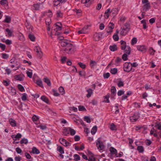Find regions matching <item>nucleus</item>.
<instances>
[{"mask_svg": "<svg viewBox=\"0 0 161 161\" xmlns=\"http://www.w3.org/2000/svg\"><path fill=\"white\" fill-rule=\"evenodd\" d=\"M60 44L61 47H65L63 48V50L68 54L74 53L75 50V46L70 43V42L68 40H64L61 41Z\"/></svg>", "mask_w": 161, "mask_h": 161, "instance_id": "1", "label": "nucleus"}, {"mask_svg": "<svg viewBox=\"0 0 161 161\" xmlns=\"http://www.w3.org/2000/svg\"><path fill=\"white\" fill-rule=\"evenodd\" d=\"M161 124L160 123L157 124L153 127L150 131L151 135H153L154 137H157L158 135L161 136Z\"/></svg>", "mask_w": 161, "mask_h": 161, "instance_id": "2", "label": "nucleus"}, {"mask_svg": "<svg viewBox=\"0 0 161 161\" xmlns=\"http://www.w3.org/2000/svg\"><path fill=\"white\" fill-rule=\"evenodd\" d=\"M9 66L11 68L14 69V70L18 69L20 67L19 62L14 57L13 58L10 60Z\"/></svg>", "mask_w": 161, "mask_h": 161, "instance_id": "3", "label": "nucleus"}, {"mask_svg": "<svg viewBox=\"0 0 161 161\" xmlns=\"http://www.w3.org/2000/svg\"><path fill=\"white\" fill-rule=\"evenodd\" d=\"M96 145L98 149L100 152H102L105 147L103 142L100 138H98L96 142Z\"/></svg>", "mask_w": 161, "mask_h": 161, "instance_id": "4", "label": "nucleus"}, {"mask_svg": "<svg viewBox=\"0 0 161 161\" xmlns=\"http://www.w3.org/2000/svg\"><path fill=\"white\" fill-rule=\"evenodd\" d=\"M124 70L125 71L129 72L132 69L131 63L130 62H126L124 64Z\"/></svg>", "mask_w": 161, "mask_h": 161, "instance_id": "5", "label": "nucleus"}, {"mask_svg": "<svg viewBox=\"0 0 161 161\" xmlns=\"http://www.w3.org/2000/svg\"><path fill=\"white\" fill-rule=\"evenodd\" d=\"M114 27V25L113 23L110 22L106 28V32L108 33L111 34Z\"/></svg>", "mask_w": 161, "mask_h": 161, "instance_id": "6", "label": "nucleus"}, {"mask_svg": "<svg viewBox=\"0 0 161 161\" xmlns=\"http://www.w3.org/2000/svg\"><path fill=\"white\" fill-rule=\"evenodd\" d=\"M121 61L122 59L121 58L119 57H117L115 60V63L114 64L113 63V60H112L110 63L108 64L107 67H109L110 65L113 64H114L116 66H118L119 64V63L121 62Z\"/></svg>", "mask_w": 161, "mask_h": 161, "instance_id": "7", "label": "nucleus"}, {"mask_svg": "<svg viewBox=\"0 0 161 161\" xmlns=\"http://www.w3.org/2000/svg\"><path fill=\"white\" fill-rule=\"evenodd\" d=\"M60 143L64 146L67 147L71 145V143L67 142L65 139L63 138H60L59 139Z\"/></svg>", "mask_w": 161, "mask_h": 161, "instance_id": "8", "label": "nucleus"}, {"mask_svg": "<svg viewBox=\"0 0 161 161\" xmlns=\"http://www.w3.org/2000/svg\"><path fill=\"white\" fill-rule=\"evenodd\" d=\"M151 6L150 3L143 4L142 6V9L144 12H145L150 9Z\"/></svg>", "mask_w": 161, "mask_h": 161, "instance_id": "9", "label": "nucleus"}, {"mask_svg": "<svg viewBox=\"0 0 161 161\" xmlns=\"http://www.w3.org/2000/svg\"><path fill=\"white\" fill-rule=\"evenodd\" d=\"M140 116L139 114L137 113L134 114L133 115L130 117V120L132 122H135L139 118Z\"/></svg>", "mask_w": 161, "mask_h": 161, "instance_id": "10", "label": "nucleus"}, {"mask_svg": "<svg viewBox=\"0 0 161 161\" xmlns=\"http://www.w3.org/2000/svg\"><path fill=\"white\" fill-rule=\"evenodd\" d=\"M34 51L39 55V57L41 58L42 55V53L40 48L39 46H36L34 48Z\"/></svg>", "mask_w": 161, "mask_h": 161, "instance_id": "11", "label": "nucleus"}, {"mask_svg": "<svg viewBox=\"0 0 161 161\" xmlns=\"http://www.w3.org/2000/svg\"><path fill=\"white\" fill-rule=\"evenodd\" d=\"M56 28L54 29V30L56 31H60L62 29V25L61 23L57 22L54 25Z\"/></svg>", "mask_w": 161, "mask_h": 161, "instance_id": "12", "label": "nucleus"}, {"mask_svg": "<svg viewBox=\"0 0 161 161\" xmlns=\"http://www.w3.org/2000/svg\"><path fill=\"white\" fill-rule=\"evenodd\" d=\"M9 92L12 95H14L16 93L15 89L12 87L9 86L8 88Z\"/></svg>", "mask_w": 161, "mask_h": 161, "instance_id": "13", "label": "nucleus"}, {"mask_svg": "<svg viewBox=\"0 0 161 161\" xmlns=\"http://www.w3.org/2000/svg\"><path fill=\"white\" fill-rule=\"evenodd\" d=\"M137 49L138 51H141L143 53H145L146 51V47L143 45L137 46Z\"/></svg>", "mask_w": 161, "mask_h": 161, "instance_id": "14", "label": "nucleus"}, {"mask_svg": "<svg viewBox=\"0 0 161 161\" xmlns=\"http://www.w3.org/2000/svg\"><path fill=\"white\" fill-rule=\"evenodd\" d=\"M110 91L111 95V97H114L116 94V90L115 87L114 86L111 87Z\"/></svg>", "mask_w": 161, "mask_h": 161, "instance_id": "15", "label": "nucleus"}, {"mask_svg": "<svg viewBox=\"0 0 161 161\" xmlns=\"http://www.w3.org/2000/svg\"><path fill=\"white\" fill-rule=\"evenodd\" d=\"M121 31L120 32V35L122 36L125 35L129 31V30L123 27H121Z\"/></svg>", "mask_w": 161, "mask_h": 161, "instance_id": "16", "label": "nucleus"}, {"mask_svg": "<svg viewBox=\"0 0 161 161\" xmlns=\"http://www.w3.org/2000/svg\"><path fill=\"white\" fill-rule=\"evenodd\" d=\"M22 137V135L21 134L18 133L16 135H13L11 136L12 138L14 141H16L17 139H19Z\"/></svg>", "mask_w": 161, "mask_h": 161, "instance_id": "17", "label": "nucleus"}, {"mask_svg": "<svg viewBox=\"0 0 161 161\" xmlns=\"http://www.w3.org/2000/svg\"><path fill=\"white\" fill-rule=\"evenodd\" d=\"M15 79L20 81H22L24 78V76L22 74L16 75L14 76Z\"/></svg>", "mask_w": 161, "mask_h": 161, "instance_id": "18", "label": "nucleus"}, {"mask_svg": "<svg viewBox=\"0 0 161 161\" xmlns=\"http://www.w3.org/2000/svg\"><path fill=\"white\" fill-rule=\"evenodd\" d=\"M119 32V31L118 30H117L116 31V33L113 36V38L115 41H118L119 39V37L118 35Z\"/></svg>", "mask_w": 161, "mask_h": 161, "instance_id": "19", "label": "nucleus"}, {"mask_svg": "<svg viewBox=\"0 0 161 161\" xmlns=\"http://www.w3.org/2000/svg\"><path fill=\"white\" fill-rule=\"evenodd\" d=\"M110 153L112 155L115 154L116 155H117V151L115 148L113 147H111L109 149Z\"/></svg>", "mask_w": 161, "mask_h": 161, "instance_id": "20", "label": "nucleus"}, {"mask_svg": "<svg viewBox=\"0 0 161 161\" xmlns=\"http://www.w3.org/2000/svg\"><path fill=\"white\" fill-rule=\"evenodd\" d=\"M119 11V10L118 8H113L111 11V13H112L113 16L114 17L118 14Z\"/></svg>", "mask_w": 161, "mask_h": 161, "instance_id": "21", "label": "nucleus"}, {"mask_svg": "<svg viewBox=\"0 0 161 161\" xmlns=\"http://www.w3.org/2000/svg\"><path fill=\"white\" fill-rule=\"evenodd\" d=\"M18 38L19 40L24 41L25 40V38L23 35L20 32H19L18 34Z\"/></svg>", "mask_w": 161, "mask_h": 161, "instance_id": "22", "label": "nucleus"}, {"mask_svg": "<svg viewBox=\"0 0 161 161\" xmlns=\"http://www.w3.org/2000/svg\"><path fill=\"white\" fill-rule=\"evenodd\" d=\"M111 13L110 9L108 8L107 9L104 13V17L106 19H108L109 17V14Z\"/></svg>", "mask_w": 161, "mask_h": 161, "instance_id": "23", "label": "nucleus"}, {"mask_svg": "<svg viewBox=\"0 0 161 161\" xmlns=\"http://www.w3.org/2000/svg\"><path fill=\"white\" fill-rule=\"evenodd\" d=\"M69 127L64 129L63 131V134L65 136H68L69 133Z\"/></svg>", "mask_w": 161, "mask_h": 161, "instance_id": "24", "label": "nucleus"}, {"mask_svg": "<svg viewBox=\"0 0 161 161\" xmlns=\"http://www.w3.org/2000/svg\"><path fill=\"white\" fill-rule=\"evenodd\" d=\"M88 28L87 26H86L83 28L81 30L79 31H78V33L79 34H85L87 32V29Z\"/></svg>", "mask_w": 161, "mask_h": 161, "instance_id": "25", "label": "nucleus"}, {"mask_svg": "<svg viewBox=\"0 0 161 161\" xmlns=\"http://www.w3.org/2000/svg\"><path fill=\"white\" fill-rule=\"evenodd\" d=\"M109 48L110 50L113 52H114L117 50V45L115 44H114L113 45H111L109 46Z\"/></svg>", "mask_w": 161, "mask_h": 161, "instance_id": "26", "label": "nucleus"}, {"mask_svg": "<svg viewBox=\"0 0 161 161\" xmlns=\"http://www.w3.org/2000/svg\"><path fill=\"white\" fill-rule=\"evenodd\" d=\"M121 46V48L122 50H124L125 48L127 46L126 45V42L123 41H121L120 42Z\"/></svg>", "mask_w": 161, "mask_h": 161, "instance_id": "27", "label": "nucleus"}, {"mask_svg": "<svg viewBox=\"0 0 161 161\" xmlns=\"http://www.w3.org/2000/svg\"><path fill=\"white\" fill-rule=\"evenodd\" d=\"M9 121L12 126L14 127L16 126V122L14 119H10L9 120Z\"/></svg>", "mask_w": 161, "mask_h": 161, "instance_id": "28", "label": "nucleus"}, {"mask_svg": "<svg viewBox=\"0 0 161 161\" xmlns=\"http://www.w3.org/2000/svg\"><path fill=\"white\" fill-rule=\"evenodd\" d=\"M32 152L33 154H37L40 153L39 150L35 147H33L32 148Z\"/></svg>", "mask_w": 161, "mask_h": 161, "instance_id": "29", "label": "nucleus"}, {"mask_svg": "<svg viewBox=\"0 0 161 161\" xmlns=\"http://www.w3.org/2000/svg\"><path fill=\"white\" fill-rule=\"evenodd\" d=\"M124 50L125 51V53H127L128 55H129L130 54L131 48L129 46H127L125 48Z\"/></svg>", "mask_w": 161, "mask_h": 161, "instance_id": "30", "label": "nucleus"}, {"mask_svg": "<svg viewBox=\"0 0 161 161\" xmlns=\"http://www.w3.org/2000/svg\"><path fill=\"white\" fill-rule=\"evenodd\" d=\"M56 15L58 18H61L63 16V13L60 10H57L56 12Z\"/></svg>", "mask_w": 161, "mask_h": 161, "instance_id": "31", "label": "nucleus"}, {"mask_svg": "<svg viewBox=\"0 0 161 161\" xmlns=\"http://www.w3.org/2000/svg\"><path fill=\"white\" fill-rule=\"evenodd\" d=\"M57 150L61 154H63L64 153V148L61 146H58L57 147Z\"/></svg>", "mask_w": 161, "mask_h": 161, "instance_id": "32", "label": "nucleus"}, {"mask_svg": "<svg viewBox=\"0 0 161 161\" xmlns=\"http://www.w3.org/2000/svg\"><path fill=\"white\" fill-rule=\"evenodd\" d=\"M86 91L88 92V94L86 95V97H89L93 93L92 90L91 89L89 88Z\"/></svg>", "mask_w": 161, "mask_h": 161, "instance_id": "33", "label": "nucleus"}, {"mask_svg": "<svg viewBox=\"0 0 161 161\" xmlns=\"http://www.w3.org/2000/svg\"><path fill=\"white\" fill-rule=\"evenodd\" d=\"M11 21V18L9 16H6L5 19L4 20L3 22L5 23H9Z\"/></svg>", "mask_w": 161, "mask_h": 161, "instance_id": "34", "label": "nucleus"}, {"mask_svg": "<svg viewBox=\"0 0 161 161\" xmlns=\"http://www.w3.org/2000/svg\"><path fill=\"white\" fill-rule=\"evenodd\" d=\"M110 94L109 93H108L107 95L104 97V101L107 103H109L110 101L109 98L110 97Z\"/></svg>", "mask_w": 161, "mask_h": 161, "instance_id": "35", "label": "nucleus"}, {"mask_svg": "<svg viewBox=\"0 0 161 161\" xmlns=\"http://www.w3.org/2000/svg\"><path fill=\"white\" fill-rule=\"evenodd\" d=\"M137 149L140 153H142L144 151V148L143 146H140L137 147Z\"/></svg>", "mask_w": 161, "mask_h": 161, "instance_id": "36", "label": "nucleus"}, {"mask_svg": "<svg viewBox=\"0 0 161 161\" xmlns=\"http://www.w3.org/2000/svg\"><path fill=\"white\" fill-rule=\"evenodd\" d=\"M155 52V50H154L152 47H150L148 50L149 54L151 55H154Z\"/></svg>", "mask_w": 161, "mask_h": 161, "instance_id": "37", "label": "nucleus"}, {"mask_svg": "<svg viewBox=\"0 0 161 161\" xmlns=\"http://www.w3.org/2000/svg\"><path fill=\"white\" fill-rule=\"evenodd\" d=\"M40 7V4L39 3H36L33 5V8L36 10H39Z\"/></svg>", "mask_w": 161, "mask_h": 161, "instance_id": "38", "label": "nucleus"}, {"mask_svg": "<svg viewBox=\"0 0 161 161\" xmlns=\"http://www.w3.org/2000/svg\"><path fill=\"white\" fill-rule=\"evenodd\" d=\"M97 128L96 126H94L91 130V132L92 135H94L97 132Z\"/></svg>", "mask_w": 161, "mask_h": 161, "instance_id": "39", "label": "nucleus"}, {"mask_svg": "<svg viewBox=\"0 0 161 161\" xmlns=\"http://www.w3.org/2000/svg\"><path fill=\"white\" fill-rule=\"evenodd\" d=\"M41 99L43 101L45 102L46 103H47L49 102V100L45 96H42L41 97Z\"/></svg>", "mask_w": 161, "mask_h": 161, "instance_id": "40", "label": "nucleus"}, {"mask_svg": "<svg viewBox=\"0 0 161 161\" xmlns=\"http://www.w3.org/2000/svg\"><path fill=\"white\" fill-rule=\"evenodd\" d=\"M110 71L112 74L115 75L117 73L118 70L116 68H114L111 69Z\"/></svg>", "mask_w": 161, "mask_h": 161, "instance_id": "41", "label": "nucleus"}, {"mask_svg": "<svg viewBox=\"0 0 161 161\" xmlns=\"http://www.w3.org/2000/svg\"><path fill=\"white\" fill-rule=\"evenodd\" d=\"M43 80L47 84L48 86H51V82L49 79H48L47 78H44Z\"/></svg>", "mask_w": 161, "mask_h": 161, "instance_id": "42", "label": "nucleus"}, {"mask_svg": "<svg viewBox=\"0 0 161 161\" xmlns=\"http://www.w3.org/2000/svg\"><path fill=\"white\" fill-rule=\"evenodd\" d=\"M20 143L21 144H26L28 142V140L27 139H26L25 138H22L20 141Z\"/></svg>", "mask_w": 161, "mask_h": 161, "instance_id": "43", "label": "nucleus"}, {"mask_svg": "<svg viewBox=\"0 0 161 161\" xmlns=\"http://www.w3.org/2000/svg\"><path fill=\"white\" fill-rule=\"evenodd\" d=\"M28 37L30 40L32 42H35L36 40V38L34 35L30 34L28 36Z\"/></svg>", "mask_w": 161, "mask_h": 161, "instance_id": "44", "label": "nucleus"}, {"mask_svg": "<svg viewBox=\"0 0 161 161\" xmlns=\"http://www.w3.org/2000/svg\"><path fill=\"white\" fill-rule=\"evenodd\" d=\"M110 129L112 130H117L116 127L114 123H112L110 125Z\"/></svg>", "mask_w": 161, "mask_h": 161, "instance_id": "45", "label": "nucleus"}, {"mask_svg": "<svg viewBox=\"0 0 161 161\" xmlns=\"http://www.w3.org/2000/svg\"><path fill=\"white\" fill-rule=\"evenodd\" d=\"M141 23L143 24V29H145L147 27L146 20L145 19L141 21Z\"/></svg>", "mask_w": 161, "mask_h": 161, "instance_id": "46", "label": "nucleus"}, {"mask_svg": "<svg viewBox=\"0 0 161 161\" xmlns=\"http://www.w3.org/2000/svg\"><path fill=\"white\" fill-rule=\"evenodd\" d=\"M69 132L71 136H74L76 133V131L74 129H73L70 127H69Z\"/></svg>", "mask_w": 161, "mask_h": 161, "instance_id": "47", "label": "nucleus"}, {"mask_svg": "<svg viewBox=\"0 0 161 161\" xmlns=\"http://www.w3.org/2000/svg\"><path fill=\"white\" fill-rule=\"evenodd\" d=\"M18 89L21 92L25 91V89L24 87L20 84H19L18 86Z\"/></svg>", "mask_w": 161, "mask_h": 161, "instance_id": "48", "label": "nucleus"}, {"mask_svg": "<svg viewBox=\"0 0 161 161\" xmlns=\"http://www.w3.org/2000/svg\"><path fill=\"white\" fill-rule=\"evenodd\" d=\"M74 11L78 16L80 15L82 12V11L80 9H75L74 10Z\"/></svg>", "mask_w": 161, "mask_h": 161, "instance_id": "49", "label": "nucleus"}, {"mask_svg": "<svg viewBox=\"0 0 161 161\" xmlns=\"http://www.w3.org/2000/svg\"><path fill=\"white\" fill-rule=\"evenodd\" d=\"M100 36L99 34H95L94 35V39L95 41H97L99 40Z\"/></svg>", "mask_w": 161, "mask_h": 161, "instance_id": "50", "label": "nucleus"}, {"mask_svg": "<svg viewBox=\"0 0 161 161\" xmlns=\"http://www.w3.org/2000/svg\"><path fill=\"white\" fill-rule=\"evenodd\" d=\"M21 99L22 101H25L27 100V95L26 93H24L22 94Z\"/></svg>", "mask_w": 161, "mask_h": 161, "instance_id": "51", "label": "nucleus"}, {"mask_svg": "<svg viewBox=\"0 0 161 161\" xmlns=\"http://www.w3.org/2000/svg\"><path fill=\"white\" fill-rule=\"evenodd\" d=\"M78 109L79 111H86V109L83 106H78Z\"/></svg>", "mask_w": 161, "mask_h": 161, "instance_id": "52", "label": "nucleus"}, {"mask_svg": "<svg viewBox=\"0 0 161 161\" xmlns=\"http://www.w3.org/2000/svg\"><path fill=\"white\" fill-rule=\"evenodd\" d=\"M137 42V39L136 37H133L131 41V44L132 45H134L136 44Z\"/></svg>", "mask_w": 161, "mask_h": 161, "instance_id": "53", "label": "nucleus"}, {"mask_svg": "<svg viewBox=\"0 0 161 161\" xmlns=\"http://www.w3.org/2000/svg\"><path fill=\"white\" fill-rule=\"evenodd\" d=\"M61 3L60 0H54L53 5L54 6H57Z\"/></svg>", "mask_w": 161, "mask_h": 161, "instance_id": "54", "label": "nucleus"}, {"mask_svg": "<svg viewBox=\"0 0 161 161\" xmlns=\"http://www.w3.org/2000/svg\"><path fill=\"white\" fill-rule=\"evenodd\" d=\"M5 31L7 32L8 36H12L13 31H11L8 28H7L5 30Z\"/></svg>", "mask_w": 161, "mask_h": 161, "instance_id": "55", "label": "nucleus"}, {"mask_svg": "<svg viewBox=\"0 0 161 161\" xmlns=\"http://www.w3.org/2000/svg\"><path fill=\"white\" fill-rule=\"evenodd\" d=\"M84 120L86 122L88 123H90L91 122L90 119L88 116H85Z\"/></svg>", "mask_w": 161, "mask_h": 161, "instance_id": "56", "label": "nucleus"}, {"mask_svg": "<svg viewBox=\"0 0 161 161\" xmlns=\"http://www.w3.org/2000/svg\"><path fill=\"white\" fill-rule=\"evenodd\" d=\"M119 80H121L120 79H119ZM117 85L119 87H121L124 86V84L122 81L120 80L119 81H118Z\"/></svg>", "mask_w": 161, "mask_h": 161, "instance_id": "57", "label": "nucleus"}, {"mask_svg": "<svg viewBox=\"0 0 161 161\" xmlns=\"http://www.w3.org/2000/svg\"><path fill=\"white\" fill-rule=\"evenodd\" d=\"M123 27L125 28L129 31L130 29V25L128 23H126L125 24Z\"/></svg>", "mask_w": 161, "mask_h": 161, "instance_id": "58", "label": "nucleus"}, {"mask_svg": "<svg viewBox=\"0 0 161 161\" xmlns=\"http://www.w3.org/2000/svg\"><path fill=\"white\" fill-rule=\"evenodd\" d=\"M74 160L75 161H78L80 160V157L77 154H75L74 155Z\"/></svg>", "mask_w": 161, "mask_h": 161, "instance_id": "59", "label": "nucleus"}, {"mask_svg": "<svg viewBox=\"0 0 161 161\" xmlns=\"http://www.w3.org/2000/svg\"><path fill=\"white\" fill-rule=\"evenodd\" d=\"M129 55H128L127 53H124V54H123L122 56V59L124 60V61H126L128 59L127 58V56Z\"/></svg>", "mask_w": 161, "mask_h": 161, "instance_id": "60", "label": "nucleus"}, {"mask_svg": "<svg viewBox=\"0 0 161 161\" xmlns=\"http://www.w3.org/2000/svg\"><path fill=\"white\" fill-rule=\"evenodd\" d=\"M58 90L59 91L60 93H61L62 95L64 93V88L62 86L59 87L58 88Z\"/></svg>", "mask_w": 161, "mask_h": 161, "instance_id": "61", "label": "nucleus"}, {"mask_svg": "<svg viewBox=\"0 0 161 161\" xmlns=\"http://www.w3.org/2000/svg\"><path fill=\"white\" fill-rule=\"evenodd\" d=\"M36 84L41 87H43L42 82L41 80H38L36 81Z\"/></svg>", "mask_w": 161, "mask_h": 161, "instance_id": "62", "label": "nucleus"}, {"mask_svg": "<svg viewBox=\"0 0 161 161\" xmlns=\"http://www.w3.org/2000/svg\"><path fill=\"white\" fill-rule=\"evenodd\" d=\"M0 4L2 5H4L5 4L8 5V1L7 0H1L0 1Z\"/></svg>", "mask_w": 161, "mask_h": 161, "instance_id": "63", "label": "nucleus"}, {"mask_svg": "<svg viewBox=\"0 0 161 161\" xmlns=\"http://www.w3.org/2000/svg\"><path fill=\"white\" fill-rule=\"evenodd\" d=\"M88 161H96V159L93 156H91L89 157V158H88Z\"/></svg>", "mask_w": 161, "mask_h": 161, "instance_id": "64", "label": "nucleus"}]
</instances>
